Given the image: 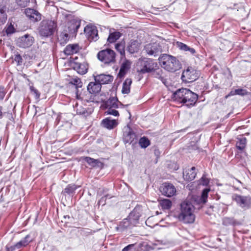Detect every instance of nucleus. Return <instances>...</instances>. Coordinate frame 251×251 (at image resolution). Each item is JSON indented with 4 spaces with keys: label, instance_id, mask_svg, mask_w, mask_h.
Returning a JSON list of instances; mask_svg holds the SVG:
<instances>
[{
    "label": "nucleus",
    "instance_id": "603ef678",
    "mask_svg": "<svg viewBox=\"0 0 251 251\" xmlns=\"http://www.w3.org/2000/svg\"><path fill=\"white\" fill-rule=\"evenodd\" d=\"M135 246V244H131L127 245L125 247L122 251H135V249H134V247Z\"/></svg>",
    "mask_w": 251,
    "mask_h": 251
},
{
    "label": "nucleus",
    "instance_id": "c85d7f7f",
    "mask_svg": "<svg viewBox=\"0 0 251 251\" xmlns=\"http://www.w3.org/2000/svg\"><path fill=\"white\" fill-rule=\"evenodd\" d=\"M140 44L137 40H131L129 43L127 50L131 54L137 52L140 49Z\"/></svg>",
    "mask_w": 251,
    "mask_h": 251
},
{
    "label": "nucleus",
    "instance_id": "412c9836",
    "mask_svg": "<svg viewBox=\"0 0 251 251\" xmlns=\"http://www.w3.org/2000/svg\"><path fill=\"white\" fill-rule=\"evenodd\" d=\"M95 80L100 83V85L108 84L113 80V76L110 75L100 74L94 76Z\"/></svg>",
    "mask_w": 251,
    "mask_h": 251
},
{
    "label": "nucleus",
    "instance_id": "8fccbe9b",
    "mask_svg": "<svg viewBox=\"0 0 251 251\" xmlns=\"http://www.w3.org/2000/svg\"><path fill=\"white\" fill-rule=\"evenodd\" d=\"M235 92L236 93V95L242 96L246 95L248 94L247 91L243 89H236L235 90Z\"/></svg>",
    "mask_w": 251,
    "mask_h": 251
},
{
    "label": "nucleus",
    "instance_id": "ddd939ff",
    "mask_svg": "<svg viewBox=\"0 0 251 251\" xmlns=\"http://www.w3.org/2000/svg\"><path fill=\"white\" fill-rule=\"evenodd\" d=\"M64 83L77 87L82 86V82L79 77L75 75H70L67 74H64Z\"/></svg>",
    "mask_w": 251,
    "mask_h": 251
},
{
    "label": "nucleus",
    "instance_id": "9b49d317",
    "mask_svg": "<svg viewBox=\"0 0 251 251\" xmlns=\"http://www.w3.org/2000/svg\"><path fill=\"white\" fill-rule=\"evenodd\" d=\"M32 241L33 239L31 238L30 235L28 234L15 245L7 247V251H14L25 247Z\"/></svg>",
    "mask_w": 251,
    "mask_h": 251
},
{
    "label": "nucleus",
    "instance_id": "aec40b11",
    "mask_svg": "<svg viewBox=\"0 0 251 251\" xmlns=\"http://www.w3.org/2000/svg\"><path fill=\"white\" fill-rule=\"evenodd\" d=\"M187 89L182 88L177 90L173 94L172 98L174 100L178 103H183L184 97L186 94Z\"/></svg>",
    "mask_w": 251,
    "mask_h": 251
},
{
    "label": "nucleus",
    "instance_id": "c756f323",
    "mask_svg": "<svg viewBox=\"0 0 251 251\" xmlns=\"http://www.w3.org/2000/svg\"><path fill=\"white\" fill-rule=\"evenodd\" d=\"M130 68V62L128 60H126L121 65L120 69L118 74L120 77H123Z\"/></svg>",
    "mask_w": 251,
    "mask_h": 251
},
{
    "label": "nucleus",
    "instance_id": "6ab92c4d",
    "mask_svg": "<svg viewBox=\"0 0 251 251\" xmlns=\"http://www.w3.org/2000/svg\"><path fill=\"white\" fill-rule=\"evenodd\" d=\"M25 13L26 17L32 22H36L41 19V14L37 10L32 8H26Z\"/></svg>",
    "mask_w": 251,
    "mask_h": 251
},
{
    "label": "nucleus",
    "instance_id": "4d7b16f0",
    "mask_svg": "<svg viewBox=\"0 0 251 251\" xmlns=\"http://www.w3.org/2000/svg\"><path fill=\"white\" fill-rule=\"evenodd\" d=\"M234 95H236V93L235 92V90H232L230 92V93L228 95H227L225 96V99H227L229 97L234 96Z\"/></svg>",
    "mask_w": 251,
    "mask_h": 251
},
{
    "label": "nucleus",
    "instance_id": "c03bdc74",
    "mask_svg": "<svg viewBox=\"0 0 251 251\" xmlns=\"http://www.w3.org/2000/svg\"><path fill=\"white\" fill-rule=\"evenodd\" d=\"M76 186L74 184H70L65 189V192L68 194H73L76 189Z\"/></svg>",
    "mask_w": 251,
    "mask_h": 251
},
{
    "label": "nucleus",
    "instance_id": "bf43d9fd",
    "mask_svg": "<svg viewBox=\"0 0 251 251\" xmlns=\"http://www.w3.org/2000/svg\"><path fill=\"white\" fill-rule=\"evenodd\" d=\"M66 217L65 216H64V218H66Z\"/></svg>",
    "mask_w": 251,
    "mask_h": 251
},
{
    "label": "nucleus",
    "instance_id": "a878e982",
    "mask_svg": "<svg viewBox=\"0 0 251 251\" xmlns=\"http://www.w3.org/2000/svg\"><path fill=\"white\" fill-rule=\"evenodd\" d=\"M209 192V189L205 188L203 190L201 196H197L194 198V201L196 203L199 205H203L206 202L208 197V193Z\"/></svg>",
    "mask_w": 251,
    "mask_h": 251
},
{
    "label": "nucleus",
    "instance_id": "79ce46f5",
    "mask_svg": "<svg viewBox=\"0 0 251 251\" xmlns=\"http://www.w3.org/2000/svg\"><path fill=\"white\" fill-rule=\"evenodd\" d=\"M236 224L235 220L232 218L226 217L223 220V224L226 226L230 225H235Z\"/></svg>",
    "mask_w": 251,
    "mask_h": 251
},
{
    "label": "nucleus",
    "instance_id": "6e6552de",
    "mask_svg": "<svg viewBox=\"0 0 251 251\" xmlns=\"http://www.w3.org/2000/svg\"><path fill=\"white\" fill-rule=\"evenodd\" d=\"M232 200L242 208L248 209L251 206V197L249 195L242 196L234 194L232 196Z\"/></svg>",
    "mask_w": 251,
    "mask_h": 251
},
{
    "label": "nucleus",
    "instance_id": "423d86ee",
    "mask_svg": "<svg viewBox=\"0 0 251 251\" xmlns=\"http://www.w3.org/2000/svg\"><path fill=\"white\" fill-rule=\"evenodd\" d=\"M97 57L100 61L104 64H109L115 62L116 53L114 50L106 49L99 51Z\"/></svg>",
    "mask_w": 251,
    "mask_h": 251
},
{
    "label": "nucleus",
    "instance_id": "f704fd0d",
    "mask_svg": "<svg viewBox=\"0 0 251 251\" xmlns=\"http://www.w3.org/2000/svg\"><path fill=\"white\" fill-rule=\"evenodd\" d=\"M119 103L121 104L117 98L112 97L107 101L106 105L107 108H117L119 107Z\"/></svg>",
    "mask_w": 251,
    "mask_h": 251
},
{
    "label": "nucleus",
    "instance_id": "13d9d810",
    "mask_svg": "<svg viewBox=\"0 0 251 251\" xmlns=\"http://www.w3.org/2000/svg\"><path fill=\"white\" fill-rule=\"evenodd\" d=\"M2 106H0V119L2 118Z\"/></svg>",
    "mask_w": 251,
    "mask_h": 251
},
{
    "label": "nucleus",
    "instance_id": "4be33fe9",
    "mask_svg": "<svg viewBox=\"0 0 251 251\" xmlns=\"http://www.w3.org/2000/svg\"><path fill=\"white\" fill-rule=\"evenodd\" d=\"M134 226H135L127 217L120 223L119 226L116 227V229L117 231L123 232L127 229L131 228Z\"/></svg>",
    "mask_w": 251,
    "mask_h": 251
},
{
    "label": "nucleus",
    "instance_id": "4c0bfd02",
    "mask_svg": "<svg viewBox=\"0 0 251 251\" xmlns=\"http://www.w3.org/2000/svg\"><path fill=\"white\" fill-rule=\"evenodd\" d=\"M5 6L0 7V25H3L7 20V15L5 13Z\"/></svg>",
    "mask_w": 251,
    "mask_h": 251
},
{
    "label": "nucleus",
    "instance_id": "473e14b6",
    "mask_svg": "<svg viewBox=\"0 0 251 251\" xmlns=\"http://www.w3.org/2000/svg\"><path fill=\"white\" fill-rule=\"evenodd\" d=\"M132 83L131 78H126L123 84L122 92L123 94H127L130 92V85Z\"/></svg>",
    "mask_w": 251,
    "mask_h": 251
},
{
    "label": "nucleus",
    "instance_id": "a211bd4d",
    "mask_svg": "<svg viewBox=\"0 0 251 251\" xmlns=\"http://www.w3.org/2000/svg\"><path fill=\"white\" fill-rule=\"evenodd\" d=\"M146 52L150 55L157 56L162 51L161 47L156 43L149 44L145 46Z\"/></svg>",
    "mask_w": 251,
    "mask_h": 251
},
{
    "label": "nucleus",
    "instance_id": "9d476101",
    "mask_svg": "<svg viewBox=\"0 0 251 251\" xmlns=\"http://www.w3.org/2000/svg\"><path fill=\"white\" fill-rule=\"evenodd\" d=\"M143 214L142 207L140 205H137L133 210L127 216L128 219L130 220L131 223L136 226L139 223L140 218Z\"/></svg>",
    "mask_w": 251,
    "mask_h": 251
},
{
    "label": "nucleus",
    "instance_id": "09e8293b",
    "mask_svg": "<svg viewBox=\"0 0 251 251\" xmlns=\"http://www.w3.org/2000/svg\"><path fill=\"white\" fill-rule=\"evenodd\" d=\"M16 2L20 6L25 7L27 5L29 0H16Z\"/></svg>",
    "mask_w": 251,
    "mask_h": 251
},
{
    "label": "nucleus",
    "instance_id": "a19ab883",
    "mask_svg": "<svg viewBox=\"0 0 251 251\" xmlns=\"http://www.w3.org/2000/svg\"><path fill=\"white\" fill-rule=\"evenodd\" d=\"M139 144L141 148H146L150 145V140L148 139V138L144 136L141 137L139 141Z\"/></svg>",
    "mask_w": 251,
    "mask_h": 251
},
{
    "label": "nucleus",
    "instance_id": "f03ea898",
    "mask_svg": "<svg viewBox=\"0 0 251 251\" xmlns=\"http://www.w3.org/2000/svg\"><path fill=\"white\" fill-rule=\"evenodd\" d=\"M195 207L189 201H182L180 205V212L177 216L179 221L185 224L194 222L195 216L194 214Z\"/></svg>",
    "mask_w": 251,
    "mask_h": 251
},
{
    "label": "nucleus",
    "instance_id": "393cba45",
    "mask_svg": "<svg viewBox=\"0 0 251 251\" xmlns=\"http://www.w3.org/2000/svg\"><path fill=\"white\" fill-rule=\"evenodd\" d=\"M77 100H80L86 102L94 101V95L89 91H84L83 93H79V92L75 97Z\"/></svg>",
    "mask_w": 251,
    "mask_h": 251
},
{
    "label": "nucleus",
    "instance_id": "2eb2a0df",
    "mask_svg": "<svg viewBox=\"0 0 251 251\" xmlns=\"http://www.w3.org/2000/svg\"><path fill=\"white\" fill-rule=\"evenodd\" d=\"M84 31L89 40L96 41L98 40V32L96 26L87 25L84 28Z\"/></svg>",
    "mask_w": 251,
    "mask_h": 251
},
{
    "label": "nucleus",
    "instance_id": "0eeeda50",
    "mask_svg": "<svg viewBox=\"0 0 251 251\" xmlns=\"http://www.w3.org/2000/svg\"><path fill=\"white\" fill-rule=\"evenodd\" d=\"M200 73L192 67H188L184 70L181 75V79L186 83H190L198 78Z\"/></svg>",
    "mask_w": 251,
    "mask_h": 251
},
{
    "label": "nucleus",
    "instance_id": "5fc2aeb1",
    "mask_svg": "<svg viewBox=\"0 0 251 251\" xmlns=\"http://www.w3.org/2000/svg\"><path fill=\"white\" fill-rule=\"evenodd\" d=\"M200 184H202L203 186H207L209 182V181L208 178H206L204 176H203L201 180H200Z\"/></svg>",
    "mask_w": 251,
    "mask_h": 251
},
{
    "label": "nucleus",
    "instance_id": "3c124183",
    "mask_svg": "<svg viewBox=\"0 0 251 251\" xmlns=\"http://www.w3.org/2000/svg\"><path fill=\"white\" fill-rule=\"evenodd\" d=\"M76 111L77 113L79 115H85V114L87 113V111L85 108H82L81 106H78V105H77L76 106Z\"/></svg>",
    "mask_w": 251,
    "mask_h": 251
},
{
    "label": "nucleus",
    "instance_id": "e433bc0d",
    "mask_svg": "<svg viewBox=\"0 0 251 251\" xmlns=\"http://www.w3.org/2000/svg\"><path fill=\"white\" fill-rule=\"evenodd\" d=\"M65 89L66 90V92L67 93H74V94H75V97L79 92V89L81 88L77 87L75 86H72L71 85H67V84H65Z\"/></svg>",
    "mask_w": 251,
    "mask_h": 251
},
{
    "label": "nucleus",
    "instance_id": "4468645a",
    "mask_svg": "<svg viewBox=\"0 0 251 251\" xmlns=\"http://www.w3.org/2000/svg\"><path fill=\"white\" fill-rule=\"evenodd\" d=\"M160 191L162 195L167 197H171L176 194V189L172 183L165 182L160 187Z\"/></svg>",
    "mask_w": 251,
    "mask_h": 251
},
{
    "label": "nucleus",
    "instance_id": "1a4fd4ad",
    "mask_svg": "<svg viewBox=\"0 0 251 251\" xmlns=\"http://www.w3.org/2000/svg\"><path fill=\"white\" fill-rule=\"evenodd\" d=\"M157 63L151 59H146L142 62V68L138 72L142 74L151 73L155 67H157Z\"/></svg>",
    "mask_w": 251,
    "mask_h": 251
},
{
    "label": "nucleus",
    "instance_id": "864d4df0",
    "mask_svg": "<svg viewBox=\"0 0 251 251\" xmlns=\"http://www.w3.org/2000/svg\"><path fill=\"white\" fill-rule=\"evenodd\" d=\"M6 94V91L3 86H0V100H2Z\"/></svg>",
    "mask_w": 251,
    "mask_h": 251
},
{
    "label": "nucleus",
    "instance_id": "58836bf2",
    "mask_svg": "<svg viewBox=\"0 0 251 251\" xmlns=\"http://www.w3.org/2000/svg\"><path fill=\"white\" fill-rule=\"evenodd\" d=\"M246 143L247 139L246 138L242 137L239 138L236 143V147L238 150L242 151L245 149L246 146Z\"/></svg>",
    "mask_w": 251,
    "mask_h": 251
},
{
    "label": "nucleus",
    "instance_id": "bb28decb",
    "mask_svg": "<svg viewBox=\"0 0 251 251\" xmlns=\"http://www.w3.org/2000/svg\"><path fill=\"white\" fill-rule=\"evenodd\" d=\"M197 175L196 168L192 167L190 169L183 172V176L185 180L190 181L194 179Z\"/></svg>",
    "mask_w": 251,
    "mask_h": 251
},
{
    "label": "nucleus",
    "instance_id": "6e6d98bb",
    "mask_svg": "<svg viewBox=\"0 0 251 251\" xmlns=\"http://www.w3.org/2000/svg\"><path fill=\"white\" fill-rule=\"evenodd\" d=\"M14 61L17 63L18 65H20L22 62V58L20 54H16L14 57Z\"/></svg>",
    "mask_w": 251,
    "mask_h": 251
},
{
    "label": "nucleus",
    "instance_id": "39448f33",
    "mask_svg": "<svg viewBox=\"0 0 251 251\" xmlns=\"http://www.w3.org/2000/svg\"><path fill=\"white\" fill-rule=\"evenodd\" d=\"M56 27V23L54 21L44 20L39 26V33L42 37H49L54 33Z\"/></svg>",
    "mask_w": 251,
    "mask_h": 251
},
{
    "label": "nucleus",
    "instance_id": "a18cd8bd",
    "mask_svg": "<svg viewBox=\"0 0 251 251\" xmlns=\"http://www.w3.org/2000/svg\"><path fill=\"white\" fill-rule=\"evenodd\" d=\"M5 32L7 35L11 34L15 32V29L12 23H10L6 27H5Z\"/></svg>",
    "mask_w": 251,
    "mask_h": 251
},
{
    "label": "nucleus",
    "instance_id": "f8f14e48",
    "mask_svg": "<svg viewBox=\"0 0 251 251\" xmlns=\"http://www.w3.org/2000/svg\"><path fill=\"white\" fill-rule=\"evenodd\" d=\"M34 41V39L33 36L29 34H25L18 39L17 44L20 48H26L31 46Z\"/></svg>",
    "mask_w": 251,
    "mask_h": 251
},
{
    "label": "nucleus",
    "instance_id": "2f4dec72",
    "mask_svg": "<svg viewBox=\"0 0 251 251\" xmlns=\"http://www.w3.org/2000/svg\"><path fill=\"white\" fill-rule=\"evenodd\" d=\"M135 138V133L132 130H129L128 132L124 134V141L126 143L131 144L134 142Z\"/></svg>",
    "mask_w": 251,
    "mask_h": 251
},
{
    "label": "nucleus",
    "instance_id": "7ed1b4c3",
    "mask_svg": "<svg viewBox=\"0 0 251 251\" xmlns=\"http://www.w3.org/2000/svg\"><path fill=\"white\" fill-rule=\"evenodd\" d=\"M158 61L161 66L168 72H175L181 67V64L175 56L168 54H161Z\"/></svg>",
    "mask_w": 251,
    "mask_h": 251
},
{
    "label": "nucleus",
    "instance_id": "7c9ffc66",
    "mask_svg": "<svg viewBox=\"0 0 251 251\" xmlns=\"http://www.w3.org/2000/svg\"><path fill=\"white\" fill-rule=\"evenodd\" d=\"M176 46L179 50L184 51H189L191 54H194L196 52L194 48H190L182 42H176Z\"/></svg>",
    "mask_w": 251,
    "mask_h": 251
},
{
    "label": "nucleus",
    "instance_id": "72a5a7b5",
    "mask_svg": "<svg viewBox=\"0 0 251 251\" xmlns=\"http://www.w3.org/2000/svg\"><path fill=\"white\" fill-rule=\"evenodd\" d=\"M122 34L119 31H115L109 34L107 38V42L109 43H115L121 36Z\"/></svg>",
    "mask_w": 251,
    "mask_h": 251
},
{
    "label": "nucleus",
    "instance_id": "20e7f679",
    "mask_svg": "<svg viewBox=\"0 0 251 251\" xmlns=\"http://www.w3.org/2000/svg\"><path fill=\"white\" fill-rule=\"evenodd\" d=\"M78 58L70 57L69 58H64V66L66 69H73L75 70L78 74L81 75L85 74L88 69V64L86 62H79L77 60Z\"/></svg>",
    "mask_w": 251,
    "mask_h": 251
},
{
    "label": "nucleus",
    "instance_id": "49530a36",
    "mask_svg": "<svg viewBox=\"0 0 251 251\" xmlns=\"http://www.w3.org/2000/svg\"><path fill=\"white\" fill-rule=\"evenodd\" d=\"M105 113L107 115H112L114 116H119V112L117 110L114 109V108H111V107L107 108V110L105 112Z\"/></svg>",
    "mask_w": 251,
    "mask_h": 251
},
{
    "label": "nucleus",
    "instance_id": "de8ad7c7",
    "mask_svg": "<svg viewBox=\"0 0 251 251\" xmlns=\"http://www.w3.org/2000/svg\"><path fill=\"white\" fill-rule=\"evenodd\" d=\"M30 90L31 93L34 95V97L36 99H38L40 96V93L33 86L30 87Z\"/></svg>",
    "mask_w": 251,
    "mask_h": 251
},
{
    "label": "nucleus",
    "instance_id": "dca6fc26",
    "mask_svg": "<svg viewBox=\"0 0 251 251\" xmlns=\"http://www.w3.org/2000/svg\"><path fill=\"white\" fill-rule=\"evenodd\" d=\"M151 76L160 80L165 86L167 85L168 82L165 73L158 65L157 67H155V69H154L151 73Z\"/></svg>",
    "mask_w": 251,
    "mask_h": 251
},
{
    "label": "nucleus",
    "instance_id": "5701e85b",
    "mask_svg": "<svg viewBox=\"0 0 251 251\" xmlns=\"http://www.w3.org/2000/svg\"><path fill=\"white\" fill-rule=\"evenodd\" d=\"M103 127L108 129H112L118 124L116 120L112 119L111 117H107L103 119L101 123Z\"/></svg>",
    "mask_w": 251,
    "mask_h": 251
},
{
    "label": "nucleus",
    "instance_id": "f257e3e1",
    "mask_svg": "<svg viewBox=\"0 0 251 251\" xmlns=\"http://www.w3.org/2000/svg\"><path fill=\"white\" fill-rule=\"evenodd\" d=\"M64 22V43H67L75 38L78 29L80 26L81 21L72 14H65Z\"/></svg>",
    "mask_w": 251,
    "mask_h": 251
},
{
    "label": "nucleus",
    "instance_id": "f3484780",
    "mask_svg": "<svg viewBox=\"0 0 251 251\" xmlns=\"http://www.w3.org/2000/svg\"><path fill=\"white\" fill-rule=\"evenodd\" d=\"M183 104L188 107L193 106L197 102L198 98V95L187 89Z\"/></svg>",
    "mask_w": 251,
    "mask_h": 251
},
{
    "label": "nucleus",
    "instance_id": "b1692460",
    "mask_svg": "<svg viewBox=\"0 0 251 251\" xmlns=\"http://www.w3.org/2000/svg\"><path fill=\"white\" fill-rule=\"evenodd\" d=\"M101 85L100 83L95 81V82H90L87 87V91L93 95L98 94L101 90Z\"/></svg>",
    "mask_w": 251,
    "mask_h": 251
},
{
    "label": "nucleus",
    "instance_id": "c9c22d12",
    "mask_svg": "<svg viewBox=\"0 0 251 251\" xmlns=\"http://www.w3.org/2000/svg\"><path fill=\"white\" fill-rule=\"evenodd\" d=\"M125 43L121 42L118 43L115 45V49L120 53L122 58L125 57Z\"/></svg>",
    "mask_w": 251,
    "mask_h": 251
},
{
    "label": "nucleus",
    "instance_id": "ea45409f",
    "mask_svg": "<svg viewBox=\"0 0 251 251\" xmlns=\"http://www.w3.org/2000/svg\"><path fill=\"white\" fill-rule=\"evenodd\" d=\"M160 205L163 209L168 210L171 208L172 205V201L168 199H164L160 201Z\"/></svg>",
    "mask_w": 251,
    "mask_h": 251
},
{
    "label": "nucleus",
    "instance_id": "cd10ccee",
    "mask_svg": "<svg viewBox=\"0 0 251 251\" xmlns=\"http://www.w3.org/2000/svg\"><path fill=\"white\" fill-rule=\"evenodd\" d=\"M79 47L77 44L68 45L64 50V53L67 55H71L78 52Z\"/></svg>",
    "mask_w": 251,
    "mask_h": 251
},
{
    "label": "nucleus",
    "instance_id": "37998d69",
    "mask_svg": "<svg viewBox=\"0 0 251 251\" xmlns=\"http://www.w3.org/2000/svg\"><path fill=\"white\" fill-rule=\"evenodd\" d=\"M84 160L92 167H96L98 164L99 163L98 160L95 159L94 158H91L90 157H85L84 158Z\"/></svg>",
    "mask_w": 251,
    "mask_h": 251
}]
</instances>
